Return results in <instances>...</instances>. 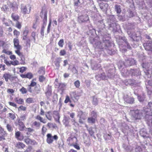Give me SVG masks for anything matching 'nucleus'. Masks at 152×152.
I'll use <instances>...</instances> for the list:
<instances>
[{"label":"nucleus","instance_id":"obj_50","mask_svg":"<svg viewBox=\"0 0 152 152\" xmlns=\"http://www.w3.org/2000/svg\"><path fill=\"white\" fill-rule=\"evenodd\" d=\"M2 53L6 54L7 55H10L12 54V52L6 49H4L2 51Z\"/></svg>","mask_w":152,"mask_h":152},{"label":"nucleus","instance_id":"obj_37","mask_svg":"<svg viewBox=\"0 0 152 152\" xmlns=\"http://www.w3.org/2000/svg\"><path fill=\"white\" fill-rule=\"evenodd\" d=\"M47 114L45 115V116L47 118L49 121H51L52 119L51 116V111H48L47 112Z\"/></svg>","mask_w":152,"mask_h":152},{"label":"nucleus","instance_id":"obj_17","mask_svg":"<svg viewBox=\"0 0 152 152\" xmlns=\"http://www.w3.org/2000/svg\"><path fill=\"white\" fill-rule=\"evenodd\" d=\"M53 116L56 122H59L60 118L59 113L57 111H54L53 113Z\"/></svg>","mask_w":152,"mask_h":152},{"label":"nucleus","instance_id":"obj_23","mask_svg":"<svg viewBox=\"0 0 152 152\" xmlns=\"http://www.w3.org/2000/svg\"><path fill=\"white\" fill-rule=\"evenodd\" d=\"M18 124L19 126V129L20 131H23L26 126L24 124V123L22 121H18Z\"/></svg>","mask_w":152,"mask_h":152},{"label":"nucleus","instance_id":"obj_26","mask_svg":"<svg viewBox=\"0 0 152 152\" xmlns=\"http://www.w3.org/2000/svg\"><path fill=\"white\" fill-rule=\"evenodd\" d=\"M35 118L43 124H45L47 123L46 120L45 119H43V118L39 115H37L35 117Z\"/></svg>","mask_w":152,"mask_h":152},{"label":"nucleus","instance_id":"obj_24","mask_svg":"<svg viewBox=\"0 0 152 152\" xmlns=\"http://www.w3.org/2000/svg\"><path fill=\"white\" fill-rule=\"evenodd\" d=\"M66 86V85L65 84L61 83H59L58 87V90L61 91L62 93H63L65 89Z\"/></svg>","mask_w":152,"mask_h":152},{"label":"nucleus","instance_id":"obj_9","mask_svg":"<svg viewBox=\"0 0 152 152\" xmlns=\"http://www.w3.org/2000/svg\"><path fill=\"white\" fill-rule=\"evenodd\" d=\"M15 52L18 56L20 57V64H24L25 63V56L20 51L15 50Z\"/></svg>","mask_w":152,"mask_h":152},{"label":"nucleus","instance_id":"obj_58","mask_svg":"<svg viewBox=\"0 0 152 152\" xmlns=\"http://www.w3.org/2000/svg\"><path fill=\"white\" fill-rule=\"evenodd\" d=\"M74 85L76 87L79 88L80 86V83L79 80H77L74 83Z\"/></svg>","mask_w":152,"mask_h":152},{"label":"nucleus","instance_id":"obj_15","mask_svg":"<svg viewBox=\"0 0 152 152\" xmlns=\"http://www.w3.org/2000/svg\"><path fill=\"white\" fill-rule=\"evenodd\" d=\"M99 5L100 7V8L103 11H107V8L108 7V5L106 3H104L103 2H101L99 3Z\"/></svg>","mask_w":152,"mask_h":152},{"label":"nucleus","instance_id":"obj_42","mask_svg":"<svg viewBox=\"0 0 152 152\" xmlns=\"http://www.w3.org/2000/svg\"><path fill=\"white\" fill-rule=\"evenodd\" d=\"M80 0H73L74 6L76 7H78L81 5Z\"/></svg>","mask_w":152,"mask_h":152},{"label":"nucleus","instance_id":"obj_28","mask_svg":"<svg viewBox=\"0 0 152 152\" xmlns=\"http://www.w3.org/2000/svg\"><path fill=\"white\" fill-rule=\"evenodd\" d=\"M97 121V119L92 117H90L88 118V122L89 124H94Z\"/></svg>","mask_w":152,"mask_h":152},{"label":"nucleus","instance_id":"obj_4","mask_svg":"<svg viewBox=\"0 0 152 152\" xmlns=\"http://www.w3.org/2000/svg\"><path fill=\"white\" fill-rule=\"evenodd\" d=\"M46 142L48 144L53 143L54 140L57 141L58 139V137L56 135L53 136L50 133H48L46 135Z\"/></svg>","mask_w":152,"mask_h":152},{"label":"nucleus","instance_id":"obj_16","mask_svg":"<svg viewBox=\"0 0 152 152\" xmlns=\"http://www.w3.org/2000/svg\"><path fill=\"white\" fill-rule=\"evenodd\" d=\"M20 77L23 78H27L31 79L33 77V75L31 72H28L26 74H22L20 75Z\"/></svg>","mask_w":152,"mask_h":152},{"label":"nucleus","instance_id":"obj_54","mask_svg":"<svg viewBox=\"0 0 152 152\" xmlns=\"http://www.w3.org/2000/svg\"><path fill=\"white\" fill-rule=\"evenodd\" d=\"M45 25L43 24V25L41 27V29L40 33L41 35L43 36H44V29L45 28Z\"/></svg>","mask_w":152,"mask_h":152},{"label":"nucleus","instance_id":"obj_44","mask_svg":"<svg viewBox=\"0 0 152 152\" xmlns=\"http://www.w3.org/2000/svg\"><path fill=\"white\" fill-rule=\"evenodd\" d=\"M0 134L1 135H4V136H7V134L6 131L4 130L3 128H2L0 125Z\"/></svg>","mask_w":152,"mask_h":152},{"label":"nucleus","instance_id":"obj_3","mask_svg":"<svg viewBox=\"0 0 152 152\" xmlns=\"http://www.w3.org/2000/svg\"><path fill=\"white\" fill-rule=\"evenodd\" d=\"M15 77L13 75L9 72H4L2 75V79L4 80L6 82L9 80L12 82L15 79Z\"/></svg>","mask_w":152,"mask_h":152},{"label":"nucleus","instance_id":"obj_21","mask_svg":"<svg viewBox=\"0 0 152 152\" xmlns=\"http://www.w3.org/2000/svg\"><path fill=\"white\" fill-rule=\"evenodd\" d=\"M11 18L13 21H19L20 19L19 15L17 13H12L11 15Z\"/></svg>","mask_w":152,"mask_h":152},{"label":"nucleus","instance_id":"obj_19","mask_svg":"<svg viewBox=\"0 0 152 152\" xmlns=\"http://www.w3.org/2000/svg\"><path fill=\"white\" fill-rule=\"evenodd\" d=\"M21 132L19 131L16 132L15 134V137L18 140L22 141L23 140L24 137L23 135H20Z\"/></svg>","mask_w":152,"mask_h":152},{"label":"nucleus","instance_id":"obj_45","mask_svg":"<svg viewBox=\"0 0 152 152\" xmlns=\"http://www.w3.org/2000/svg\"><path fill=\"white\" fill-rule=\"evenodd\" d=\"M90 115L91 117H92L97 119V112L93 110L90 113Z\"/></svg>","mask_w":152,"mask_h":152},{"label":"nucleus","instance_id":"obj_49","mask_svg":"<svg viewBox=\"0 0 152 152\" xmlns=\"http://www.w3.org/2000/svg\"><path fill=\"white\" fill-rule=\"evenodd\" d=\"M84 143L87 146H90L91 144V142L90 139L87 138L84 141Z\"/></svg>","mask_w":152,"mask_h":152},{"label":"nucleus","instance_id":"obj_32","mask_svg":"<svg viewBox=\"0 0 152 152\" xmlns=\"http://www.w3.org/2000/svg\"><path fill=\"white\" fill-rule=\"evenodd\" d=\"M47 129L45 125L42 126L41 129V134L43 136H44L47 131Z\"/></svg>","mask_w":152,"mask_h":152},{"label":"nucleus","instance_id":"obj_46","mask_svg":"<svg viewBox=\"0 0 152 152\" xmlns=\"http://www.w3.org/2000/svg\"><path fill=\"white\" fill-rule=\"evenodd\" d=\"M13 33L14 35L16 37V38H18L20 35V31L15 29L14 30Z\"/></svg>","mask_w":152,"mask_h":152},{"label":"nucleus","instance_id":"obj_59","mask_svg":"<svg viewBox=\"0 0 152 152\" xmlns=\"http://www.w3.org/2000/svg\"><path fill=\"white\" fill-rule=\"evenodd\" d=\"M26 107L21 105L18 108V111H25L26 110Z\"/></svg>","mask_w":152,"mask_h":152},{"label":"nucleus","instance_id":"obj_10","mask_svg":"<svg viewBox=\"0 0 152 152\" xmlns=\"http://www.w3.org/2000/svg\"><path fill=\"white\" fill-rule=\"evenodd\" d=\"M124 101L127 103L133 104L134 101V99L133 97L129 96L127 95L124 96Z\"/></svg>","mask_w":152,"mask_h":152},{"label":"nucleus","instance_id":"obj_51","mask_svg":"<svg viewBox=\"0 0 152 152\" xmlns=\"http://www.w3.org/2000/svg\"><path fill=\"white\" fill-rule=\"evenodd\" d=\"M58 45L59 46L61 47L62 48L64 45V40L63 39H61L58 42Z\"/></svg>","mask_w":152,"mask_h":152},{"label":"nucleus","instance_id":"obj_47","mask_svg":"<svg viewBox=\"0 0 152 152\" xmlns=\"http://www.w3.org/2000/svg\"><path fill=\"white\" fill-rule=\"evenodd\" d=\"M16 22L15 26V27L19 29H20L22 27L21 23L19 22V21Z\"/></svg>","mask_w":152,"mask_h":152},{"label":"nucleus","instance_id":"obj_13","mask_svg":"<svg viewBox=\"0 0 152 152\" xmlns=\"http://www.w3.org/2000/svg\"><path fill=\"white\" fill-rule=\"evenodd\" d=\"M4 63L8 66L10 65V64L15 66L18 65L19 64L18 61L16 60L13 61H9L5 59L4 60Z\"/></svg>","mask_w":152,"mask_h":152},{"label":"nucleus","instance_id":"obj_8","mask_svg":"<svg viewBox=\"0 0 152 152\" xmlns=\"http://www.w3.org/2000/svg\"><path fill=\"white\" fill-rule=\"evenodd\" d=\"M143 46L145 50L152 52V41H148L143 44Z\"/></svg>","mask_w":152,"mask_h":152},{"label":"nucleus","instance_id":"obj_36","mask_svg":"<svg viewBox=\"0 0 152 152\" xmlns=\"http://www.w3.org/2000/svg\"><path fill=\"white\" fill-rule=\"evenodd\" d=\"M87 130L91 136L95 137L94 136V132L93 129L92 127H91L87 129Z\"/></svg>","mask_w":152,"mask_h":152},{"label":"nucleus","instance_id":"obj_30","mask_svg":"<svg viewBox=\"0 0 152 152\" xmlns=\"http://www.w3.org/2000/svg\"><path fill=\"white\" fill-rule=\"evenodd\" d=\"M2 21L3 24H5L6 26H9L10 22L12 21L9 19H7L6 18H4L2 19Z\"/></svg>","mask_w":152,"mask_h":152},{"label":"nucleus","instance_id":"obj_20","mask_svg":"<svg viewBox=\"0 0 152 152\" xmlns=\"http://www.w3.org/2000/svg\"><path fill=\"white\" fill-rule=\"evenodd\" d=\"M26 146V145L24 143L19 142H17L15 145L16 148L18 149H23Z\"/></svg>","mask_w":152,"mask_h":152},{"label":"nucleus","instance_id":"obj_34","mask_svg":"<svg viewBox=\"0 0 152 152\" xmlns=\"http://www.w3.org/2000/svg\"><path fill=\"white\" fill-rule=\"evenodd\" d=\"M26 103L28 104H30L35 102L34 98L32 97H29L27 98L26 99Z\"/></svg>","mask_w":152,"mask_h":152},{"label":"nucleus","instance_id":"obj_39","mask_svg":"<svg viewBox=\"0 0 152 152\" xmlns=\"http://www.w3.org/2000/svg\"><path fill=\"white\" fill-rule=\"evenodd\" d=\"M47 126L49 129H54L56 127V124H53L52 123L49 122L47 124Z\"/></svg>","mask_w":152,"mask_h":152},{"label":"nucleus","instance_id":"obj_18","mask_svg":"<svg viewBox=\"0 0 152 152\" xmlns=\"http://www.w3.org/2000/svg\"><path fill=\"white\" fill-rule=\"evenodd\" d=\"M30 10L31 9L30 8L28 10L26 5H23L21 6V12L24 15L29 14L30 13Z\"/></svg>","mask_w":152,"mask_h":152},{"label":"nucleus","instance_id":"obj_53","mask_svg":"<svg viewBox=\"0 0 152 152\" xmlns=\"http://www.w3.org/2000/svg\"><path fill=\"white\" fill-rule=\"evenodd\" d=\"M20 91L23 94L26 93L27 91V89L24 87H22L20 89Z\"/></svg>","mask_w":152,"mask_h":152},{"label":"nucleus","instance_id":"obj_25","mask_svg":"<svg viewBox=\"0 0 152 152\" xmlns=\"http://www.w3.org/2000/svg\"><path fill=\"white\" fill-rule=\"evenodd\" d=\"M41 91V88L39 85L36 86L34 89L33 93L34 94H39Z\"/></svg>","mask_w":152,"mask_h":152},{"label":"nucleus","instance_id":"obj_29","mask_svg":"<svg viewBox=\"0 0 152 152\" xmlns=\"http://www.w3.org/2000/svg\"><path fill=\"white\" fill-rule=\"evenodd\" d=\"M14 100L15 102L18 104H22L24 103L23 99L22 98H19V97H15Z\"/></svg>","mask_w":152,"mask_h":152},{"label":"nucleus","instance_id":"obj_12","mask_svg":"<svg viewBox=\"0 0 152 152\" xmlns=\"http://www.w3.org/2000/svg\"><path fill=\"white\" fill-rule=\"evenodd\" d=\"M133 117L135 119H140L142 116V114L141 113L139 110H136L134 111L132 115Z\"/></svg>","mask_w":152,"mask_h":152},{"label":"nucleus","instance_id":"obj_62","mask_svg":"<svg viewBox=\"0 0 152 152\" xmlns=\"http://www.w3.org/2000/svg\"><path fill=\"white\" fill-rule=\"evenodd\" d=\"M137 98L140 102H142L144 101L145 97L144 96H137Z\"/></svg>","mask_w":152,"mask_h":152},{"label":"nucleus","instance_id":"obj_52","mask_svg":"<svg viewBox=\"0 0 152 152\" xmlns=\"http://www.w3.org/2000/svg\"><path fill=\"white\" fill-rule=\"evenodd\" d=\"M45 77L42 75L39 76V80L40 82H43L45 80Z\"/></svg>","mask_w":152,"mask_h":152},{"label":"nucleus","instance_id":"obj_48","mask_svg":"<svg viewBox=\"0 0 152 152\" xmlns=\"http://www.w3.org/2000/svg\"><path fill=\"white\" fill-rule=\"evenodd\" d=\"M147 111H145V115L152 116V110L151 109H148Z\"/></svg>","mask_w":152,"mask_h":152},{"label":"nucleus","instance_id":"obj_22","mask_svg":"<svg viewBox=\"0 0 152 152\" xmlns=\"http://www.w3.org/2000/svg\"><path fill=\"white\" fill-rule=\"evenodd\" d=\"M75 139L77 140V138L75 137H69L68 138L67 141L69 142L68 145L70 146H72L73 145V144L75 143V142L74 141Z\"/></svg>","mask_w":152,"mask_h":152},{"label":"nucleus","instance_id":"obj_7","mask_svg":"<svg viewBox=\"0 0 152 152\" xmlns=\"http://www.w3.org/2000/svg\"><path fill=\"white\" fill-rule=\"evenodd\" d=\"M13 42L14 47L16 49L15 50L20 51L22 49L21 46L19 45V39L18 38H15L13 39Z\"/></svg>","mask_w":152,"mask_h":152},{"label":"nucleus","instance_id":"obj_60","mask_svg":"<svg viewBox=\"0 0 152 152\" xmlns=\"http://www.w3.org/2000/svg\"><path fill=\"white\" fill-rule=\"evenodd\" d=\"M8 115L10 118L12 120L16 118L15 114L12 113H10L8 114Z\"/></svg>","mask_w":152,"mask_h":152},{"label":"nucleus","instance_id":"obj_14","mask_svg":"<svg viewBox=\"0 0 152 152\" xmlns=\"http://www.w3.org/2000/svg\"><path fill=\"white\" fill-rule=\"evenodd\" d=\"M45 95L48 99L49 98L52 94V90L51 87L49 85L48 86L46 90V91L45 92Z\"/></svg>","mask_w":152,"mask_h":152},{"label":"nucleus","instance_id":"obj_31","mask_svg":"<svg viewBox=\"0 0 152 152\" xmlns=\"http://www.w3.org/2000/svg\"><path fill=\"white\" fill-rule=\"evenodd\" d=\"M41 125V123L40 122H38L37 121H34L31 124L32 127H34L39 128H40Z\"/></svg>","mask_w":152,"mask_h":152},{"label":"nucleus","instance_id":"obj_38","mask_svg":"<svg viewBox=\"0 0 152 152\" xmlns=\"http://www.w3.org/2000/svg\"><path fill=\"white\" fill-rule=\"evenodd\" d=\"M38 73L39 74H45V67H40L38 70Z\"/></svg>","mask_w":152,"mask_h":152},{"label":"nucleus","instance_id":"obj_27","mask_svg":"<svg viewBox=\"0 0 152 152\" xmlns=\"http://www.w3.org/2000/svg\"><path fill=\"white\" fill-rule=\"evenodd\" d=\"M142 66L143 68L146 70L147 72L148 73V72L149 71V69L150 66V64L148 63H143L142 64Z\"/></svg>","mask_w":152,"mask_h":152},{"label":"nucleus","instance_id":"obj_33","mask_svg":"<svg viewBox=\"0 0 152 152\" xmlns=\"http://www.w3.org/2000/svg\"><path fill=\"white\" fill-rule=\"evenodd\" d=\"M70 96L71 99H76L77 97L79 96L75 91L70 92Z\"/></svg>","mask_w":152,"mask_h":152},{"label":"nucleus","instance_id":"obj_1","mask_svg":"<svg viewBox=\"0 0 152 152\" xmlns=\"http://www.w3.org/2000/svg\"><path fill=\"white\" fill-rule=\"evenodd\" d=\"M29 33V30L28 29L26 28L23 32L22 37V40L25 41L26 45L27 47L29 48L30 46V42L31 41L35 42L36 41V32L33 31L31 34V37L29 38L28 36Z\"/></svg>","mask_w":152,"mask_h":152},{"label":"nucleus","instance_id":"obj_55","mask_svg":"<svg viewBox=\"0 0 152 152\" xmlns=\"http://www.w3.org/2000/svg\"><path fill=\"white\" fill-rule=\"evenodd\" d=\"M64 102L66 104L68 103V102H71V101L70 99V98L68 95H66V98L65 100L64 101Z\"/></svg>","mask_w":152,"mask_h":152},{"label":"nucleus","instance_id":"obj_6","mask_svg":"<svg viewBox=\"0 0 152 152\" xmlns=\"http://www.w3.org/2000/svg\"><path fill=\"white\" fill-rule=\"evenodd\" d=\"M89 20L88 16L87 14L78 16L77 19V20L79 23L87 22Z\"/></svg>","mask_w":152,"mask_h":152},{"label":"nucleus","instance_id":"obj_40","mask_svg":"<svg viewBox=\"0 0 152 152\" xmlns=\"http://www.w3.org/2000/svg\"><path fill=\"white\" fill-rule=\"evenodd\" d=\"M36 81V78H35L33 79L31 81V83L29 85L30 86L35 87L36 86H37V83L35 82Z\"/></svg>","mask_w":152,"mask_h":152},{"label":"nucleus","instance_id":"obj_63","mask_svg":"<svg viewBox=\"0 0 152 152\" xmlns=\"http://www.w3.org/2000/svg\"><path fill=\"white\" fill-rule=\"evenodd\" d=\"M51 26V21L50 20L49 21V23L48 24V28H47V33L48 34H49L50 32Z\"/></svg>","mask_w":152,"mask_h":152},{"label":"nucleus","instance_id":"obj_5","mask_svg":"<svg viewBox=\"0 0 152 152\" xmlns=\"http://www.w3.org/2000/svg\"><path fill=\"white\" fill-rule=\"evenodd\" d=\"M77 116L79 118V122L81 124H83L84 122V121L86 119V115L82 110H80L78 112Z\"/></svg>","mask_w":152,"mask_h":152},{"label":"nucleus","instance_id":"obj_35","mask_svg":"<svg viewBox=\"0 0 152 152\" xmlns=\"http://www.w3.org/2000/svg\"><path fill=\"white\" fill-rule=\"evenodd\" d=\"M27 115L26 114H22L20 116V118L18 120V121H22L26 120V117Z\"/></svg>","mask_w":152,"mask_h":152},{"label":"nucleus","instance_id":"obj_64","mask_svg":"<svg viewBox=\"0 0 152 152\" xmlns=\"http://www.w3.org/2000/svg\"><path fill=\"white\" fill-rule=\"evenodd\" d=\"M6 127L8 130L9 131L11 132L12 131L13 129L11 126L10 125L8 124H7Z\"/></svg>","mask_w":152,"mask_h":152},{"label":"nucleus","instance_id":"obj_2","mask_svg":"<svg viewBox=\"0 0 152 152\" xmlns=\"http://www.w3.org/2000/svg\"><path fill=\"white\" fill-rule=\"evenodd\" d=\"M40 16L42 20L43 24L46 25L47 21V11L45 8H42Z\"/></svg>","mask_w":152,"mask_h":152},{"label":"nucleus","instance_id":"obj_56","mask_svg":"<svg viewBox=\"0 0 152 152\" xmlns=\"http://www.w3.org/2000/svg\"><path fill=\"white\" fill-rule=\"evenodd\" d=\"M1 9L2 11L6 12L8 9V7L6 5H4L3 6Z\"/></svg>","mask_w":152,"mask_h":152},{"label":"nucleus","instance_id":"obj_61","mask_svg":"<svg viewBox=\"0 0 152 152\" xmlns=\"http://www.w3.org/2000/svg\"><path fill=\"white\" fill-rule=\"evenodd\" d=\"M19 69L20 72L23 73L26 71V68L25 67H22L20 68Z\"/></svg>","mask_w":152,"mask_h":152},{"label":"nucleus","instance_id":"obj_11","mask_svg":"<svg viewBox=\"0 0 152 152\" xmlns=\"http://www.w3.org/2000/svg\"><path fill=\"white\" fill-rule=\"evenodd\" d=\"M24 142L27 144L31 145H37V142L34 140H32L28 137H26L24 140Z\"/></svg>","mask_w":152,"mask_h":152},{"label":"nucleus","instance_id":"obj_57","mask_svg":"<svg viewBox=\"0 0 152 152\" xmlns=\"http://www.w3.org/2000/svg\"><path fill=\"white\" fill-rule=\"evenodd\" d=\"M66 54V52L64 49H62L60 51L59 54L60 56H64Z\"/></svg>","mask_w":152,"mask_h":152},{"label":"nucleus","instance_id":"obj_43","mask_svg":"<svg viewBox=\"0 0 152 152\" xmlns=\"http://www.w3.org/2000/svg\"><path fill=\"white\" fill-rule=\"evenodd\" d=\"M92 104L93 105L96 106L98 104V100L97 98L94 96L93 97Z\"/></svg>","mask_w":152,"mask_h":152},{"label":"nucleus","instance_id":"obj_41","mask_svg":"<svg viewBox=\"0 0 152 152\" xmlns=\"http://www.w3.org/2000/svg\"><path fill=\"white\" fill-rule=\"evenodd\" d=\"M115 10L117 13L118 14H120L121 11V10L120 8V6L118 5H115Z\"/></svg>","mask_w":152,"mask_h":152}]
</instances>
